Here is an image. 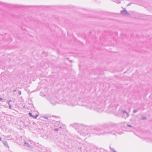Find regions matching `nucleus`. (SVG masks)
<instances>
[{"label":"nucleus","instance_id":"obj_1","mask_svg":"<svg viewBox=\"0 0 152 152\" xmlns=\"http://www.w3.org/2000/svg\"><path fill=\"white\" fill-rule=\"evenodd\" d=\"M2 99L1 98H0V101H1L2 100Z\"/></svg>","mask_w":152,"mask_h":152},{"label":"nucleus","instance_id":"obj_3","mask_svg":"<svg viewBox=\"0 0 152 152\" xmlns=\"http://www.w3.org/2000/svg\"><path fill=\"white\" fill-rule=\"evenodd\" d=\"M29 114L30 115H31V113H29Z\"/></svg>","mask_w":152,"mask_h":152},{"label":"nucleus","instance_id":"obj_2","mask_svg":"<svg viewBox=\"0 0 152 152\" xmlns=\"http://www.w3.org/2000/svg\"><path fill=\"white\" fill-rule=\"evenodd\" d=\"M128 126H129V127H131V126L130 125H128Z\"/></svg>","mask_w":152,"mask_h":152},{"label":"nucleus","instance_id":"obj_4","mask_svg":"<svg viewBox=\"0 0 152 152\" xmlns=\"http://www.w3.org/2000/svg\"><path fill=\"white\" fill-rule=\"evenodd\" d=\"M1 140V137H0V141Z\"/></svg>","mask_w":152,"mask_h":152}]
</instances>
